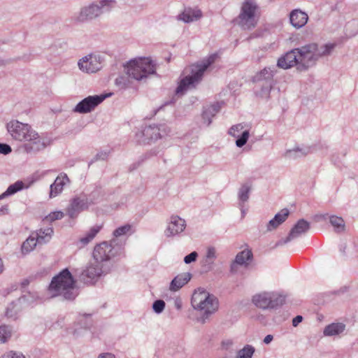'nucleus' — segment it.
Returning a JSON list of instances; mask_svg holds the SVG:
<instances>
[{
    "mask_svg": "<svg viewBox=\"0 0 358 358\" xmlns=\"http://www.w3.org/2000/svg\"><path fill=\"white\" fill-rule=\"evenodd\" d=\"M126 74L115 79V85L120 88L128 87L134 79L138 81L146 79L156 72L155 65L149 58H138L131 60L125 66Z\"/></svg>",
    "mask_w": 358,
    "mask_h": 358,
    "instance_id": "obj_1",
    "label": "nucleus"
},
{
    "mask_svg": "<svg viewBox=\"0 0 358 358\" xmlns=\"http://www.w3.org/2000/svg\"><path fill=\"white\" fill-rule=\"evenodd\" d=\"M335 45L329 43L318 46L316 43H310L298 48L299 64L298 71H306L311 66H313L317 61L322 57L331 54Z\"/></svg>",
    "mask_w": 358,
    "mask_h": 358,
    "instance_id": "obj_2",
    "label": "nucleus"
},
{
    "mask_svg": "<svg viewBox=\"0 0 358 358\" xmlns=\"http://www.w3.org/2000/svg\"><path fill=\"white\" fill-rule=\"evenodd\" d=\"M217 55L214 54L209 56L201 64L191 66L190 73L185 76L180 81L178 86L176 90V95H183L185 92L190 88H194L201 80L204 72L206 69L215 62Z\"/></svg>",
    "mask_w": 358,
    "mask_h": 358,
    "instance_id": "obj_3",
    "label": "nucleus"
},
{
    "mask_svg": "<svg viewBox=\"0 0 358 358\" xmlns=\"http://www.w3.org/2000/svg\"><path fill=\"white\" fill-rule=\"evenodd\" d=\"M49 290L52 296H62L67 300H73L77 296L75 280L67 268L64 269L52 278Z\"/></svg>",
    "mask_w": 358,
    "mask_h": 358,
    "instance_id": "obj_4",
    "label": "nucleus"
},
{
    "mask_svg": "<svg viewBox=\"0 0 358 358\" xmlns=\"http://www.w3.org/2000/svg\"><path fill=\"white\" fill-rule=\"evenodd\" d=\"M191 303L194 309L203 313L202 323L206 322L208 317L214 313L218 308L217 298L206 290L199 288L193 293Z\"/></svg>",
    "mask_w": 358,
    "mask_h": 358,
    "instance_id": "obj_5",
    "label": "nucleus"
},
{
    "mask_svg": "<svg viewBox=\"0 0 358 358\" xmlns=\"http://www.w3.org/2000/svg\"><path fill=\"white\" fill-rule=\"evenodd\" d=\"M259 17V7L256 0H244L236 18L238 24L244 29L256 27Z\"/></svg>",
    "mask_w": 358,
    "mask_h": 358,
    "instance_id": "obj_6",
    "label": "nucleus"
},
{
    "mask_svg": "<svg viewBox=\"0 0 358 358\" xmlns=\"http://www.w3.org/2000/svg\"><path fill=\"white\" fill-rule=\"evenodd\" d=\"M122 245L119 241L113 238L109 243L104 241L94 247L93 251L94 262L102 264L103 262L108 261L112 257L121 254Z\"/></svg>",
    "mask_w": 358,
    "mask_h": 358,
    "instance_id": "obj_7",
    "label": "nucleus"
},
{
    "mask_svg": "<svg viewBox=\"0 0 358 358\" xmlns=\"http://www.w3.org/2000/svg\"><path fill=\"white\" fill-rule=\"evenodd\" d=\"M171 129L166 124L149 125L136 134V140L139 144H151L159 138L168 136Z\"/></svg>",
    "mask_w": 358,
    "mask_h": 358,
    "instance_id": "obj_8",
    "label": "nucleus"
},
{
    "mask_svg": "<svg viewBox=\"0 0 358 358\" xmlns=\"http://www.w3.org/2000/svg\"><path fill=\"white\" fill-rule=\"evenodd\" d=\"M115 1L114 0H101L98 3H92L83 7L80 12L73 16L76 22H84L92 20L101 15L103 9L112 8Z\"/></svg>",
    "mask_w": 358,
    "mask_h": 358,
    "instance_id": "obj_9",
    "label": "nucleus"
},
{
    "mask_svg": "<svg viewBox=\"0 0 358 358\" xmlns=\"http://www.w3.org/2000/svg\"><path fill=\"white\" fill-rule=\"evenodd\" d=\"M95 196L93 193L87 195L84 193L75 196L69 201L66 208V215L71 219L76 218L84 210H87L90 206L96 203Z\"/></svg>",
    "mask_w": 358,
    "mask_h": 358,
    "instance_id": "obj_10",
    "label": "nucleus"
},
{
    "mask_svg": "<svg viewBox=\"0 0 358 358\" xmlns=\"http://www.w3.org/2000/svg\"><path fill=\"white\" fill-rule=\"evenodd\" d=\"M285 302V297L274 293L263 292L255 294L252 297V303L258 308L262 309L273 308L282 305Z\"/></svg>",
    "mask_w": 358,
    "mask_h": 358,
    "instance_id": "obj_11",
    "label": "nucleus"
},
{
    "mask_svg": "<svg viewBox=\"0 0 358 358\" xmlns=\"http://www.w3.org/2000/svg\"><path fill=\"white\" fill-rule=\"evenodd\" d=\"M6 129L13 139L20 141H25L33 131L30 125L17 120H11L8 122Z\"/></svg>",
    "mask_w": 358,
    "mask_h": 358,
    "instance_id": "obj_12",
    "label": "nucleus"
},
{
    "mask_svg": "<svg viewBox=\"0 0 358 358\" xmlns=\"http://www.w3.org/2000/svg\"><path fill=\"white\" fill-rule=\"evenodd\" d=\"M24 148L27 153H36L45 149L50 144V141L41 136H39L34 130L31 132L29 138L25 141Z\"/></svg>",
    "mask_w": 358,
    "mask_h": 358,
    "instance_id": "obj_13",
    "label": "nucleus"
},
{
    "mask_svg": "<svg viewBox=\"0 0 358 358\" xmlns=\"http://www.w3.org/2000/svg\"><path fill=\"white\" fill-rule=\"evenodd\" d=\"M106 95H94L89 96L80 101L74 108L73 111L76 113L85 114L88 113L94 110L105 99Z\"/></svg>",
    "mask_w": 358,
    "mask_h": 358,
    "instance_id": "obj_14",
    "label": "nucleus"
},
{
    "mask_svg": "<svg viewBox=\"0 0 358 358\" xmlns=\"http://www.w3.org/2000/svg\"><path fill=\"white\" fill-rule=\"evenodd\" d=\"M78 66L84 72L95 73L102 67L101 57L96 55H89L79 61Z\"/></svg>",
    "mask_w": 358,
    "mask_h": 358,
    "instance_id": "obj_15",
    "label": "nucleus"
},
{
    "mask_svg": "<svg viewBox=\"0 0 358 358\" xmlns=\"http://www.w3.org/2000/svg\"><path fill=\"white\" fill-rule=\"evenodd\" d=\"M310 223L304 219L299 220L296 224L292 228L288 236L285 239L278 241L277 245L285 244L292 240L298 238L302 234H306L310 229Z\"/></svg>",
    "mask_w": 358,
    "mask_h": 358,
    "instance_id": "obj_16",
    "label": "nucleus"
},
{
    "mask_svg": "<svg viewBox=\"0 0 358 358\" xmlns=\"http://www.w3.org/2000/svg\"><path fill=\"white\" fill-rule=\"evenodd\" d=\"M186 227V222L178 215H172L164 231L166 237H173L182 233Z\"/></svg>",
    "mask_w": 358,
    "mask_h": 358,
    "instance_id": "obj_17",
    "label": "nucleus"
},
{
    "mask_svg": "<svg viewBox=\"0 0 358 358\" xmlns=\"http://www.w3.org/2000/svg\"><path fill=\"white\" fill-rule=\"evenodd\" d=\"M104 271L103 265L95 262H90L85 270L81 273V278L85 283H91L94 280L100 277Z\"/></svg>",
    "mask_w": 358,
    "mask_h": 358,
    "instance_id": "obj_18",
    "label": "nucleus"
},
{
    "mask_svg": "<svg viewBox=\"0 0 358 358\" xmlns=\"http://www.w3.org/2000/svg\"><path fill=\"white\" fill-rule=\"evenodd\" d=\"M299 62L298 50L294 48L280 57L278 59L277 66L283 69H288L295 66L298 71Z\"/></svg>",
    "mask_w": 358,
    "mask_h": 358,
    "instance_id": "obj_19",
    "label": "nucleus"
},
{
    "mask_svg": "<svg viewBox=\"0 0 358 358\" xmlns=\"http://www.w3.org/2000/svg\"><path fill=\"white\" fill-rule=\"evenodd\" d=\"M70 182V180L66 173H60L50 187V198H53L60 194L64 186Z\"/></svg>",
    "mask_w": 358,
    "mask_h": 358,
    "instance_id": "obj_20",
    "label": "nucleus"
},
{
    "mask_svg": "<svg viewBox=\"0 0 358 358\" xmlns=\"http://www.w3.org/2000/svg\"><path fill=\"white\" fill-rule=\"evenodd\" d=\"M308 19V15L299 10H293L289 16L291 24L296 28L304 26L307 23Z\"/></svg>",
    "mask_w": 358,
    "mask_h": 358,
    "instance_id": "obj_21",
    "label": "nucleus"
},
{
    "mask_svg": "<svg viewBox=\"0 0 358 358\" xmlns=\"http://www.w3.org/2000/svg\"><path fill=\"white\" fill-rule=\"evenodd\" d=\"M192 275L189 273H183L176 276L170 284V290L173 292L178 291L191 279Z\"/></svg>",
    "mask_w": 358,
    "mask_h": 358,
    "instance_id": "obj_22",
    "label": "nucleus"
},
{
    "mask_svg": "<svg viewBox=\"0 0 358 358\" xmlns=\"http://www.w3.org/2000/svg\"><path fill=\"white\" fill-rule=\"evenodd\" d=\"M289 214V210L284 208L278 213L267 224V230L272 231L284 222Z\"/></svg>",
    "mask_w": 358,
    "mask_h": 358,
    "instance_id": "obj_23",
    "label": "nucleus"
},
{
    "mask_svg": "<svg viewBox=\"0 0 358 358\" xmlns=\"http://www.w3.org/2000/svg\"><path fill=\"white\" fill-rule=\"evenodd\" d=\"M275 68H264L254 77L255 83H273V76L275 73Z\"/></svg>",
    "mask_w": 358,
    "mask_h": 358,
    "instance_id": "obj_24",
    "label": "nucleus"
},
{
    "mask_svg": "<svg viewBox=\"0 0 358 358\" xmlns=\"http://www.w3.org/2000/svg\"><path fill=\"white\" fill-rule=\"evenodd\" d=\"M201 15L202 13L200 10L186 8L178 15V19L185 22H191L199 20Z\"/></svg>",
    "mask_w": 358,
    "mask_h": 358,
    "instance_id": "obj_25",
    "label": "nucleus"
},
{
    "mask_svg": "<svg viewBox=\"0 0 358 358\" xmlns=\"http://www.w3.org/2000/svg\"><path fill=\"white\" fill-rule=\"evenodd\" d=\"M252 258V252L250 250H244L238 252L235 258V261L231 265V271L236 270V264L243 265L247 261L251 260Z\"/></svg>",
    "mask_w": 358,
    "mask_h": 358,
    "instance_id": "obj_26",
    "label": "nucleus"
},
{
    "mask_svg": "<svg viewBox=\"0 0 358 358\" xmlns=\"http://www.w3.org/2000/svg\"><path fill=\"white\" fill-rule=\"evenodd\" d=\"M220 108V103H217L205 108L202 113V117L207 126L210 124L212 118L219 112Z\"/></svg>",
    "mask_w": 358,
    "mask_h": 358,
    "instance_id": "obj_27",
    "label": "nucleus"
},
{
    "mask_svg": "<svg viewBox=\"0 0 358 358\" xmlns=\"http://www.w3.org/2000/svg\"><path fill=\"white\" fill-rule=\"evenodd\" d=\"M102 224H95L85 234L80 238V242L83 245H86L89 243H90L96 234L101 231L102 229Z\"/></svg>",
    "mask_w": 358,
    "mask_h": 358,
    "instance_id": "obj_28",
    "label": "nucleus"
},
{
    "mask_svg": "<svg viewBox=\"0 0 358 358\" xmlns=\"http://www.w3.org/2000/svg\"><path fill=\"white\" fill-rule=\"evenodd\" d=\"M345 325L343 323H332L327 325L323 331L326 336H336L344 331Z\"/></svg>",
    "mask_w": 358,
    "mask_h": 358,
    "instance_id": "obj_29",
    "label": "nucleus"
},
{
    "mask_svg": "<svg viewBox=\"0 0 358 358\" xmlns=\"http://www.w3.org/2000/svg\"><path fill=\"white\" fill-rule=\"evenodd\" d=\"M34 234V236L38 240V243L40 244H43L47 243L51 238V236L53 234V229L52 227L40 229Z\"/></svg>",
    "mask_w": 358,
    "mask_h": 358,
    "instance_id": "obj_30",
    "label": "nucleus"
},
{
    "mask_svg": "<svg viewBox=\"0 0 358 358\" xmlns=\"http://www.w3.org/2000/svg\"><path fill=\"white\" fill-rule=\"evenodd\" d=\"M21 310V302L19 299L16 302H12L8 305L6 308V315L13 320H16L17 317L18 313Z\"/></svg>",
    "mask_w": 358,
    "mask_h": 358,
    "instance_id": "obj_31",
    "label": "nucleus"
},
{
    "mask_svg": "<svg viewBox=\"0 0 358 358\" xmlns=\"http://www.w3.org/2000/svg\"><path fill=\"white\" fill-rule=\"evenodd\" d=\"M24 187V183L22 181H17L14 184L10 185L6 191L0 195V200L6 198L8 196L14 194L18 191L22 189Z\"/></svg>",
    "mask_w": 358,
    "mask_h": 358,
    "instance_id": "obj_32",
    "label": "nucleus"
},
{
    "mask_svg": "<svg viewBox=\"0 0 358 358\" xmlns=\"http://www.w3.org/2000/svg\"><path fill=\"white\" fill-rule=\"evenodd\" d=\"M38 243L37 238L32 233L29 237L22 243V252L27 253L33 250Z\"/></svg>",
    "mask_w": 358,
    "mask_h": 358,
    "instance_id": "obj_33",
    "label": "nucleus"
},
{
    "mask_svg": "<svg viewBox=\"0 0 358 358\" xmlns=\"http://www.w3.org/2000/svg\"><path fill=\"white\" fill-rule=\"evenodd\" d=\"M273 83H257V87H260V90L256 92L257 94L262 98H268Z\"/></svg>",
    "mask_w": 358,
    "mask_h": 358,
    "instance_id": "obj_34",
    "label": "nucleus"
},
{
    "mask_svg": "<svg viewBox=\"0 0 358 358\" xmlns=\"http://www.w3.org/2000/svg\"><path fill=\"white\" fill-rule=\"evenodd\" d=\"M252 185L250 183H244L238 190V199L242 203L246 202L249 199V194Z\"/></svg>",
    "mask_w": 358,
    "mask_h": 358,
    "instance_id": "obj_35",
    "label": "nucleus"
},
{
    "mask_svg": "<svg viewBox=\"0 0 358 358\" xmlns=\"http://www.w3.org/2000/svg\"><path fill=\"white\" fill-rule=\"evenodd\" d=\"M310 152V148H294L293 150H289L287 152V155L289 157L297 158L303 156H306Z\"/></svg>",
    "mask_w": 358,
    "mask_h": 358,
    "instance_id": "obj_36",
    "label": "nucleus"
},
{
    "mask_svg": "<svg viewBox=\"0 0 358 358\" xmlns=\"http://www.w3.org/2000/svg\"><path fill=\"white\" fill-rule=\"evenodd\" d=\"M329 221L337 231H343L345 230V222L341 217L331 215L329 217Z\"/></svg>",
    "mask_w": 358,
    "mask_h": 358,
    "instance_id": "obj_37",
    "label": "nucleus"
},
{
    "mask_svg": "<svg viewBox=\"0 0 358 358\" xmlns=\"http://www.w3.org/2000/svg\"><path fill=\"white\" fill-rule=\"evenodd\" d=\"M255 351V350L253 346L246 345L238 352L236 358H252Z\"/></svg>",
    "mask_w": 358,
    "mask_h": 358,
    "instance_id": "obj_38",
    "label": "nucleus"
},
{
    "mask_svg": "<svg viewBox=\"0 0 358 358\" xmlns=\"http://www.w3.org/2000/svg\"><path fill=\"white\" fill-rule=\"evenodd\" d=\"M12 335V328L7 325L0 326V343L6 342Z\"/></svg>",
    "mask_w": 358,
    "mask_h": 358,
    "instance_id": "obj_39",
    "label": "nucleus"
},
{
    "mask_svg": "<svg viewBox=\"0 0 358 358\" xmlns=\"http://www.w3.org/2000/svg\"><path fill=\"white\" fill-rule=\"evenodd\" d=\"M250 134L248 130H245L243 131V133L238 135V137H236L237 139L236 141V145L238 148H241L245 145L248 140Z\"/></svg>",
    "mask_w": 358,
    "mask_h": 358,
    "instance_id": "obj_40",
    "label": "nucleus"
},
{
    "mask_svg": "<svg viewBox=\"0 0 358 358\" xmlns=\"http://www.w3.org/2000/svg\"><path fill=\"white\" fill-rule=\"evenodd\" d=\"M64 217V213L62 211H55L52 213H50L48 215H47L44 220H46L48 222H54L55 220H62Z\"/></svg>",
    "mask_w": 358,
    "mask_h": 358,
    "instance_id": "obj_41",
    "label": "nucleus"
},
{
    "mask_svg": "<svg viewBox=\"0 0 358 358\" xmlns=\"http://www.w3.org/2000/svg\"><path fill=\"white\" fill-rule=\"evenodd\" d=\"M206 262L208 264H213L214 260L217 258L216 250L214 247H209L207 249L206 255Z\"/></svg>",
    "mask_w": 358,
    "mask_h": 358,
    "instance_id": "obj_42",
    "label": "nucleus"
},
{
    "mask_svg": "<svg viewBox=\"0 0 358 358\" xmlns=\"http://www.w3.org/2000/svg\"><path fill=\"white\" fill-rule=\"evenodd\" d=\"M130 229H131V225L127 224H125L124 226L117 228L113 231V234L115 238L117 239L116 238L126 234L127 232L129 231Z\"/></svg>",
    "mask_w": 358,
    "mask_h": 358,
    "instance_id": "obj_43",
    "label": "nucleus"
},
{
    "mask_svg": "<svg viewBox=\"0 0 358 358\" xmlns=\"http://www.w3.org/2000/svg\"><path fill=\"white\" fill-rule=\"evenodd\" d=\"M165 305V302L163 300L159 299L153 303L152 309L156 313L159 314L164 310Z\"/></svg>",
    "mask_w": 358,
    "mask_h": 358,
    "instance_id": "obj_44",
    "label": "nucleus"
},
{
    "mask_svg": "<svg viewBox=\"0 0 358 358\" xmlns=\"http://www.w3.org/2000/svg\"><path fill=\"white\" fill-rule=\"evenodd\" d=\"M157 155V152L155 151H153V152L151 151L149 153H146L143 157H142L143 158L141 159V162L139 161L138 162L134 163L133 164H131L129 166V171H132L135 170L136 169H137L141 165V164L147 158L150 157L152 155Z\"/></svg>",
    "mask_w": 358,
    "mask_h": 358,
    "instance_id": "obj_45",
    "label": "nucleus"
},
{
    "mask_svg": "<svg viewBox=\"0 0 358 358\" xmlns=\"http://www.w3.org/2000/svg\"><path fill=\"white\" fill-rule=\"evenodd\" d=\"M243 129L242 124L232 126L229 130V134L234 137H238L240 131Z\"/></svg>",
    "mask_w": 358,
    "mask_h": 358,
    "instance_id": "obj_46",
    "label": "nucleus"
},
{
    "mask_svg": "<svg viewBox=\"0 0 358 358\" xmlns=\"http://www.w3.org/2000/svg\"><path fill=\"white\" fill-rule=\"evenodd\" d=\"M197 257L198 253L194 251L185 257L184 262L187 264H190L192 262H195L196 260Z\"/></svg>",
    "mask_w": 358,
    "mask_h": 358,
    "instance_id": "obj_47",
    "label": "nucleus"
},
{
    "mask_svg": "<svg viewBox=\"0 0 358 358\" xmlns=\"http://www.w3.org/2000/svg\"><path fill=\"white\" fill-rule=\"evenodd\" d=\"M12 149L10 146L6 143H0V153L3 155H8L10 153Z\"/></svg>",
    "mask_w": 358,
    "mask_h": 358,
    "instance_id": "obj_48",
    "label": "nucleus"
},
{
    "mask_svg": "<svg viewBox=\"0 0 358 358\" xmlns=\"http://www.w3.org/2000/svg\"><path fill=\"white\" fill-rule=\"evenodd\" d=\"M18 59H20V57L4 59L0 57V67L6 66L8 64L17 62Z\"/></svg>",
    "mask_w": 358,
    "mask_h": 358,
    "instance_id": "obj_49",
    "label": "nucleus"
},
{
    "mask_svg": "<svg viewBox=\"0 0 358 358\" xmlns=\"http://www.w3.org/2000/svg\"><path fill=\"white\" fill-rule=\"evenodd\" d=\"M0 358H25L24 355L22 354H17L13 352H9L3 355H2Z\"/></svg>",
    "mask_w": 358,
    "mask_h": 358,
    "instance_id": "obj_50",
    "label": "nucleus"
},
{
    "mask_svg": "<svg viewBox=\"0 0 358 358\" xmlns=\"http://www.w3.org/2000/svg\"><path fill=\"white\" fill-rule=\"evenodd\" d=\"M350 287L348 285H344L340 287L338 290L335 291V294H343L344 293H346L349 291Z\"/></svg>",
    "mask_w": 358,
    "mask_h": 358,
    "instance_id": "obj_51",
    "label": "nucleus"
},
{
    "mask_svg": "<svg viewBox=\"0 0 358 358\" xmlns=\"http://www.w3.org/2000/svg\"><path fill=\"white\" fill-rule=\"evenodd\" d=\"M9 210L8 205H4L0 207V216L8 214Z\"/></svg>",
    "mask_w": 358,
    "mask_h": 358,
    "instance_id": "obj_52",
    "label": "nucleus"
},
{
    "mask_svg": "<svg viewBox=\"0 0 358 358\" xmlns=\"http://www.w3.org/2000/svg\"><path fill=\"white\" fill-rule=\"evenodd\" d=\"M303 320V317L301 315H297L296 316L293 320H292V325L294 327H296L300 322H301V321Z\"/></svg>",
    "mask_w": 358,
    "mask_h": 358,
    "instance_id": "obj_53",
    "label": "nucleus"
},
{
    "mask_svg": "<svg viewBox=\"0 0 358 358\" xmlns=\"http://www.w3.org/2000/svg\"><path fill=\"white\" fill-rule=\"evenodd\" d=\"M98 358H115V357L114 355L107 352L99 355Z\"/></svg>",
    "mask_w": 358,
    "mask_h": 358,
    "instance_id": "obj_54",
    "label": "nucleus"
},
{
    "mask_svg": "<svg viewBox=\"0 0 358 358\" xmlns=\"http://www.w3.org/2000/svg\"><path fill=\"white\" fill-rule=\"evenodd\" d=\"M107 157V154L106 152H101V153H98L96 156H95V159L96 160H98V159H105Z\"/></svg>",
    "mask_w": 358,
    "mask_h": 358,
    "instance_id": "obj_55",
    "label": "nucleus"
},
{
    "mask_svg": "<svg viewBox=\"0 0 358 358\" xmlns=\"http://www.w3.org/2000/svg\"><path fill=\"white\" fill-rule=\"evenodd\" d=\"M273 339V336L271 334H268L266 336V337L264 339V343L265 344H269Z\"/></svg>",
    "mask_w": 358,
    "mask_h": 358,
    "instance_id": "obj_56",
    "label": "nucleus"
},
{
    "mask_svg": "<svg viewBox=\"0 0 358 358\" xmlns=\"http://www.w3.org/2000/svg\"><path fill=\"white\" fill-rule=\"evenodd\" d=\"M4 270V265L3 260L0 258V274Z\"/></svg>",
    "mask_w": 358,
    "mask_h": 358,
    "instance_id": "obj_57",
    "label": "nucleus"
},
{
    "mask_svg": "<svg viewBox=\"0 0 358 358\" xmlns=\"http://www.w3.org/2000/svg\"><path fill=\"white\" fill-rule=\"evenodd\" d=\"M4 44V42L0 41V45Z\"/></svg>",
    "mask_w": 358,
    "mask_h": 358,
    "instance_id": "obj_58",
    "label": "nucleus"
}]
</instances>
